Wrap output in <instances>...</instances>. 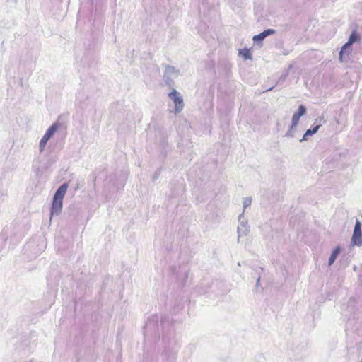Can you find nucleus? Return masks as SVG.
<instances>
[{
  "label": "nucleus",
  "instance_id": "obj_1",
  "mask_svg": "<svg viewBox=\"0 0 362 362\" xmlns=\"http://www.w3.org/2000/svg\"><path fill=\"white\" fill-rule=\"evenodd\" d=\"M68 183L62 184L56 191L52 204L51 216L58 215L62 208L64 197L67 191Z\"/></svg>",
  "mask_w": 362,
  "mask_h": 362
},
{
  "label": "nucleus",
  "instance_id": "obj_6",
  "mask_svg": "<svg viewBox=\"0 0 362 362\" xmlns=\"http://www.w3.org/2000/svg\"><path fill=\"white\" fill-rule=\"evenodd\" d=\"M351 243L356 246L362 245L361 223L358 220H356L354 225V233L351 237Z\"/></svg>",
  "mask_w": 362,
  "mask_h": 362
},
{
  "label": "nucleus",
  "instance_id": "obj_19",
  "mask_svg": "<svg viewBox=\"0 0 362 362\" xmlns=\"http://www.w3.org/2000/svg\"><path fill=\"white\" fill-rule=\"evenodd\" d=\"M272 88H273L272 87V88H269V89H267V90H272Z\"/></svg>",
  "mask_w": 362,
  "mask_h": 362
},
{
  "label": "nucleus",
  "instance_id": "obj_16",
  "mask_svg": "<svg viewBox=\"0 0 362 362\" xmlns=\"http://www.w3.org/2000/svg\"><path fill=\"white\" fill-rule=\"evenodd\" d=\"M325 122V120L324 119L323 117H318L315 119V123H317V124H320V127L322 126V124H323Z\"/></svg>",
  "mask_w": 362,
  "mask_h": 362
},
{
  "label": "nucleus",
  "instance_id": "obj_5",
  "mask_svg": "<svg viewBox=\"0 0 362 362\" xmlns=\"http://www.w3.org/2000/svg\"><path fill=\"white\" fill-rule=\"evenodd\" d=\"M169 98L173 101L175 104V112L179 113L184 107L183 98L181 94L176 90L173 89L169 94Z\"/></svg>",
  "mask_w": 362,
  "mask_h": 362
},
{
  "label": "nucleus",
  "instance_id": "obj_8",
  "mask_svg": "<svg viewBox=\"0 0 362 362\" xmlns=\"http://www.w3.org/2000/svg\"><path fill=\"white\" fill-rule=\"evenodd\" d=\"M305 113H306V107L304 105H300L298 108V111L296 112L293 115L292 119H291V129H293L297 126L300 117L304 115Z\"/></svg>",
  "mask_w": 362,
  "mask_h": 362
},
{
  "label": "nucleus",
  "instance_id": "obj_9",
  "mask_svg": "<svg viewBox=\"0 0 362 362\" xmlns=\"http://www.w3.org/2000/svg\"><path fill=\"white\" fill-rule=\"evenodd\" d=\"M276 33V30L274 29H267L258 35L253 36V41L259 44L262 42L267 37L274 35Z\"/></svg>",
  "mask_w": 362,
  "mask_h": 362
},
{
  "label": "nucleus",
  "instance_id": "obj_12",
  "mask_svg": "<svg viewBox=\"0 0 362 362\" xmlns=\"http://www.w3.org/2000/svg\"><path fill=\"white\" fill-rule=\"evenodd\" d=\"M351 45L350 43H349L348 42H346L341 47L340 52H339V59L342 62L343 61V56H344V54L346 53V52H349L351 48Z\"/></svg>",
  "mask_w": 362,
  "mask_h": 362
},
{
  "label": "nucleus",
  "instance_id": "obj_14",
  "mask_svg": "<svg viewBox=\"0 0 362 362\" xmlns=\"http://www.w3.org/2000/svg\"><path fill=\"white\" fill-rule=\"evenodd\" d=\"M239 54L243 57L245 59H251L252 54L250 49L244 48L239 50Z\"/></svg>",
  "mask_w": 362,
  "mask_h": 362
},
{
  "label": "nucleus",
  "instance_id": "obj_7",
  "mask_svg": "<svg viewBox=\"0 0 362 362\" xmlns=\"http://www.w3.org/2000/svg\"><path fill=\"white\" fill-rule=\"evenodd\" d=\"M239 226H238V239L241 236H246L250 233V226L248 225V221L244 218L243 213L239 215Z\"/></svg>",
  "mask_w": 362,
  "mask_h": 362
},
{
  "label": "nucleus",
  "instance_id": "obj_10",
  "mask_svg": "<svg viewBox=\"0 0 362 362\" xmlns=\"http://www.w3.org/2000/svg\"><path fill=\"white\" fill-rule=\"evenodd\" d=\"M320 127V124H316L313 128L308 129V130H306L303 138L300 141H303L308 140V136H312L314 134H315L318 131Z\"/></svg>",
  "mask_w": 362,
  "mask_h": 362
},
{
  "label": "nucleus",
  "instance_id": "obj_4",
  "mask_svg": "<svg viewBox=\"0 0 362 362\" xmlns=\"http://www.w3.org/2000/svg\"><path fill=\"white\" fill-rule=\"evenodd\" d=\"M179 71L175 67L170 65H165V70L163 73V79L168 86H171L173 78L177 77Z\"/></svg>",
  "mask_w": 362,
  "mask_h": 362
},
{
  "label": "nucleus",
  "instance_id": "obj_3",
  "mask_svg": "<svg viewBox=\"0 0 362 362\" xmlns=\"http://www.w3.org/2000/svg\"><path fill=\"white\" fill-rule=\"evenodd\" d=\"M59 124L57 122L54 123L52 126H50L40 141L39 148L40 151L42 152L45 148V146L49 141V139L54 134V133L59 129Z\"/></svg>",
  "mask_w": 362,
  "mask_h": 362
},
{
  "label": "nucleus",
  "instance_id": "obj_11",
  "mask_svg": "<svg viewBox=\"0 0 362 362\" xmlns=\"http://www.w3.org/2000/svg\"><path fill=\"white\" fill-rule=\"evenodd\" d=\"M340 251H341V249H340L339 246H337V247H335V249L332 251V252L329 257V262H328L329 266H331L333 264V263L336 260L337 257L339 255Z\"/></svg>",
  "mask_w": 362,
  "mask_h": 362
},
{
  "label": "nucleus",
  "instance_id": "obj_2",
  "mask_svg": "<svg viewBox=\"0 0 362 362\" xmlns=\"http://www.w3.org/2000/svg\"><path fill=\"white\" fill-rule=\"evenodd\" d=\"M68 183L62 184L56 191L52 204L51 216L58 215L62 208L64 197L67 191Z\"/></svg>",
  "mask_w": 362,
  "mask_h": 362
},
{
  "label": "nucleus",
  "instance_id": "obj_15",
  "mask_svg": "<svg viewBox=\"0 0 362 362\" xmlns=\"http://www.w3.org/2000/svg\"><path fill=\"white\" fill-rule=\"evenodd\" d=\"M251 203H252L251 197H246L243 199V214L245 212V209L247 208L248 206H250Z\"/></svg>",
  "mask_w": 362,
  "mask_h": 362
},
{
  "label": "nucleus",
  "instance_id": "obj_17",
  "mask_svg": "<svg viewBox=\"0 0 362 362\" xmlns=\"http://www.w3.org/2000/svg\"><path fill=\"white\" fill-rule=\"evenodd\" d=\"M291 129H292L291 128V129H290V130H289V131L286 134V136H291V137H292V136H293V134H292V133H291Z\"/></svg>",
  "mask_w": 362,
  "mask_h": 362
},
{
  "label": "nucleus",
  "instance_id": "obj_18",
  "mask_svg": "<svg viewBox=\"0 0 362 362\" xmlns=\"http://www.w3.org/2000/svg\"><path fill=\"white\" fill-rule=\"evenodd\" d=\"M260 282V278L259 277L257 280L256 286H258Z\"/></svg>",
  "mask_w": 362,
  "mask_h": 362
},
{
  "label": "nucleus",
  "instance_id": "obj_13",
  "mask_svg": "<svg viewBox=\"0 0 362 362\" xmlns=\"http://www.w3.org/2000/svg\"><path fill=\"white\" fill-rule=\"evenodd\" d=\"M360 40V35L357 33L356 30H353L349 35L348 42L350 43L351 45L356 42L357 41Z\"/></svg>",
  "mask_w": 362,
  "mask_h": 362
}]
</instances>
